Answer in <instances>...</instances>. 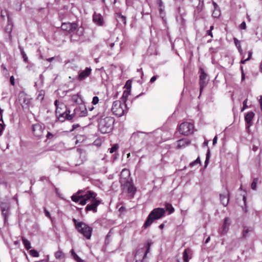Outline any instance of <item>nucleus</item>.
<instances>
[{
    "label": "nucleus",
    "instance_id": "f257e3e1",
    "mask_svg": "<svg viewBox=\"0 0 262 262\" xmlns=\"http://www.w3.org/2000/svg\"><path fill=\"white\" fill-rule=\"evenodd\" d=\"M96 196L97 194L93 191L90 190L85 191L84 190H79L71 196V199L75 203L79 202L80 205H84L91 198H94Z\"/></svg>",
    "mask_w": 262,
    "mask_h": 262
},
{
    "label": "nucleus",
    "instance_id": "f03ea898",
    "mask_svg": "<svg viewBox=\"0 0 262 262\" xmlns=\"http://www.w3.org/2000/svg\"><path fill=\"white\" fill-rule=\"evenodd\" d=\"M73 222L74 223L75 228L78 232L88 239L91 237L93 228L83 222H78L76 219H73Z\"/></svg>",
    "mask_w": 262,
    "mask_h": 262
},
{
    "label": "nucleus",
    "instance_id": "7ed1b4c3",
    "mask_svg": "<svg viewBox=\"0 0 262 262\" xmlns=\"http://www.w3.org/2000/svg\"><path fill=\"white\" fill-rule=\"evenodd\" d=\"M165 213L163 208H157L154 209L148 215L147 219L143 225V227L148 228L155 220H158L163 217Z\"/></svg>",
    "mask_w": 262,
    "mask_h": 262
},
{
    "label": "nucleus",
    "instance_id": "20e7f679",
    "mask_svg": "<svg viewBox=\"0 0 262 262\" xmlns=\"http://www.w3.org/2000/svg\"><path fill=\"white\" fill-rule=\"evenodd\" d=\"M115 122L113 117L111 116H105L104 118H101L99 121V129L102 134L110 133L112 128L113 125Z\"/></svg>",
    "mask_w": 262,
    "mask_h": 262
},
{
    "label": "nucleus",
    "instance_id": "39448f33",
    "mask_svg": "<svg viewBox=\"0 0 262 262\" xmlns=\"http://www.w3.org/2000/svg\"><path fill=\"white\" fill-rule=\"evenodd\" d=\"M120 183L124 192H126L133 196L135 194L136 191V188L133 185L132 180H123V182Z\"/></svg>",
    "mask_w": 262,
    "mask_h": 262
},
{
    "label": "nucleus",
    "instance_id": "423d86ee",
    "mask_svg": "<svg viewBox=\"0 0 262 262\" xmlns=\"http://www.w3.org/2000/svg\"><path fill=\"white\" fill-rule=\"evenodd\" d=\"M193 129V124L188 122H183L180 125L179 131L184 135H188L192 133Z\"/></svg>",
    "mask_w": 262,
    "mask_h": 262
},
{
    "label": "nucleus",
    "instance_id": "0eeeda50",
    "mask_svg": "<svg viewBox=\"0 0 262 262\" xmlns=\"http://www.w3.org/2000/svg\"><path fill=\"white\" fill-rule=\"evenodd\" d=\"M54 104L56 106V115H69L70 113V111L67 110L66 105L63 102L56 100Z\"/></svg>",
    "mask_w": 262,
    "mask_h": 262
},
{
    "label": "nucleus",
    "instance_id": "6e6552de",
    "mask_svg": "<svg viewBox=\"0 0 262 262\" xmlns=\"http://www.w3.org/2000/svg\"><path fill=\"white\" fill-rule=\"evenodd\" d=\"M124 104H121L120 102L115 101L112 107V111L114 115H124L125 112L123 110Z\"/></svg>",
    "mask_w": 262,
    "mask_h": 262
},
{
    "label": "nucleus",
    "instance_id": "1a4fd4ad",
    "mask_svg": "<svg viewBox=\"0 0 262 262\" xmlns=\"http://www.w3.org/2000/svg\"><path fill=\"white\" fill-rule=\"evenodd\" d=\"M0 208L4 217L5 222H6L10 215V205L7 202H2L0 205Z\"/></svg>",
    "mask_w": 262,
    "mask_h": 262
},
{
    "label": "nucleus",
    "instance_id": "9d476101",
    "mask_svg": "<svg viewBox=\"0 0 262 262\" xmlns=\"http://www.w3.org/2000/svg\"><path fill=\"white\" fill-rule=\"evenodd\" d=\"M44 129V126L39 123L34 124L32 126L33 133L35 136L38 138L42 136Z\"/></svg>",
    "mask_w": 262,
    "mask_h": 262
},
{
    "label": "nucleus",
    "instance_id": "9b49d317",
    "mask_svg": "<svg viewBox=\"0 0 262 262\" xmlns=\"http://www.w3.org/2000/svg\"><path fill=\"white\" fill-rule=\"evenodd\" d=\"M146 134H147V133L146 132H142L139 131L135 132L132 134L130 138V141L131 142H134L135 143L142 141L144 139V137L143 136V135Z\"/></svg>",
    "mask_w": 262,
    "mask_h": 262
},
{
    "label": "nucleus",
    "instance_id": "f8f14e48",
    "mask_svg": "<svg viewBox=\"0 0 262 262\" xmlns=\"http://www.w3.org/2000/svg\"><path fill=\"white\" fill-rule=\"evenodd\" d=\"M93 199L91 203L87 205L85 207V210L86 212L89 211H93L94 212L97 211V208L100 204V201L96 199V197L91 198Z\"/></svg>",
    "mask_w": 262,
    "mask_h": 262
},
{
    "label": "nucleus",
    "instance_id": "ddd939ff",
    "mask_svg": "<svg viewBox=\"0 0 262 262\" xmlns=\"http://www.w3.org/2000/svg\"><path fill=\"white\" fill-rule=\"evenodd\" d=\"M61 27L63 30L71 32L76 29L77 25L75 23H63Z\"/></svg>",
    "mask_w": 262,
    "mask_h": 262
},
{
    "label": "nucleus",
    "instance_id": "4468645a",
    "mask_svg": "<svg viewBox=\"0 0 262 262\" xmlns=\"http://www.w3.org/2000/svg\"><path fill=\"white\" fill-rule=\"evenodd\" d=\"M201 73L200 76V93H202L203 89L204 87L206 86L207 84V75L204 72V71L201 69Z\"/></svg>",
    "mask_w": 262,
    "mask_h": 262
},
{
    "label": "nucleus",
    "instance_id": "2eb2a0df",
    "mask_svg": "<svg viewBox=\"0 0 262 262\" xmlns=\"http://www.w3.org/2000/svg\"><path fill=\"white\" fill-rule=\"evenodd\" d=\"M87 108L84 104H80L74 108L73 115H85L87 114Z\"/></svg>",
    "mask_w": 262,
    "mask_h": 262
},
{
    "label": "nucleus",
    "instance_id": "dca6fc26",
    "mask_svg": "<svg viewBox=\"0 0 262 262\" xmlns=\"http://www.w3.org/2000/svg\"><path fill=\"white\" fill-rule=\"evenodd\" d=\"M94 23L99 26H102L104 25L103 16L100 13L95 12L93 16Z\"/></svg>",
    "mask_w": 262,
    "mask_h": 262
},
{
    "label": "nucleus",
    "instance_id": "f3484780",
    "mask_svg": "<svg viewBox=\"0 0 262 262\" xmlns=\"http://www.w3.org/2000/svg\"><path fill=\"white\" fill-rule=\"evenodd\" d=\"M91 68L86 67L83 71H81L78 75V79L79 81L83 80L89 77L91 73Z\"/></svg>",
    "mask_w": 262,
    "mask_h": 262
},
{
    "label": "nucleus",
    "instance_id": "a211bd4d",
    "mask_svg": "<svg viewBox=\"0 0 262 262\" xmlns=\"http://www.w3.org/2000/svg\"><path fill=\"white\" fill-rule=\"evenodd\" d=\"M229 192L227 189H226L225 192L220 194L221 202L224 206H227L228 205L229 200Z\"/></svg>",
    "mask_w": 262,
    "mask_h": 262
},
{
    "label": "nucleus",
    "instance_id": "6ab92c4d",
    "mask_svg": "<svg viewBox=\"0 0 262 262\" xmlns=\"http://www.w3.org/2000/svg\"><path fill=\"white\" fill-rule=\"evenodd\" d=\"M19 101L23 107L29 105L31 103V99L27 97L24 93H21L19 96Z\"/></svg>",
    "mask_w": 262,
    "mask_h": 262
},
{
    "label": "nucleus",
    "instance_id": "aec40b11",
    "mask_svg": "<svg viewBox=\"0 0 262 262\" xmlns=\"http://www.w3.org/2000/svg\"><path fill=\"white\" fill-rule=\"evenodd\" d=\"M231 222L229 217H225L224 219V223L222 226V229L221 231V234L224 235L226 234L229 229V227L230 225Z\"/></svg>",
    "mask_w": 262,
    "mask_h": 262
},
{
    "label": "nucleus",
    "instance_id": "412c9836",
    "mask_svg": "<svg viewBox=\"0 0 262 262\" xmlns=\"http://www.w3.org/2000/svg\"><path fill=\"white\" fill-rule=\"evenodd\" d=\"M128 180H132L130 178V172L128 169L124 168L121 172L120 182Z\"/></svg>",
    "mask_w": 262,
    "mask_h": 262
},
{
    "label": "nucleus",
    "instance_id": "4be33fe9",
    "mask_svg": "<svg viewBox=\"0 0 262 262\" xmlns=\"http://www.w3.org/2000/svg\"><path fill=\"white\" fill-rule=\"evenodd\" d=\"M190 143L189 140L185 139H182L177 141V149H181L185 147L187 145Z\"/></svg>",
    "mask_w": 262,
    "mask_h": 262
},
{
    "label": "nucleus",
    "instance_id": "5701e85b",
    "mask_svg": "<svg viewBox=\"0 0 262 262\" xmlns=\"http://www.w3.org/2000/svg\"><path fill=\"white\" fill-rule=\"evenodd\" d=\"M212 5L214 8V10L212 12V16L214 18H219L221 15V11L220 8L219 7L217 4L214 2H212Z\"/></svg>",
    "mask_w": 262,
    "mask_h": 262
},
{
    "label": "nucleus",
    "instance_id": "b1692460",
    "mask_svg": "<svg viewBox=\"0 0 262 262\" xmlns=\"http://www.w3.org/2000/svg\"><path fill=\"white\" fill-rule=\"evenodd\" d=\"M254 116H245V119L246 122V128H249L252 125V120Z\"/></svg>",
    "mask_w": 262,
    "mask_h": 262
},
{
    "label": "nucleus",
    "instance_id": "393cba45",
    "mask_svg": "<svg viewBox=\"0 0 262 262\" xmlns=\"http://www.w3.org/2000/svg\"><path fill=\"white\" fill-rule=\"evenodd\" d=\"M74 116H58L56 118V121H59L60 122H63L65 119L68 120H71Z\"/></svg>",
    "mask_w": 262,
    "mask_h": 262
},
{
    "label": "nucleus",
    "instance_id": "a878e982",
    "mask_svg": "<svg viewBox=\"0 0 262 262\" xmlns=\"http://www.w3.org/2000/svg\"><path fill=\"white\" fill-rule=\"evenodd\" d=\"M252 231L253 229L252 228L249 229L247 227H244L243 230V237H247L248 236V233L249 232H252Z\"/></svg>",
    "mask_w": 262,
    "mask_h": 262
},
{
    "label": "nucleus",
    "instance_id": "bb28decb",
    "mask_svg": "<svg viewBox=\"0 0 262 262\" xmlns=\"http://www.w3.org/2000/svg\"><path fill=\"white\" fill-rule=\"evenodd\" d=\"M71 255L73 256V258L77 262H83V260H82L75 252L74 249H72L71 251Z\"/></svg>",
    "mask_w": 262,
    "mask_h": 262
},
{
    "label": "nucleus",
    "instance_id": "cd10ccee",
    "mask_svg": "<svg viewBox=\"0 0 262 262\" xmlns=\"http://www.w3.org/2000/svg\"><path fill=\"white\" fill-rule=\"evenodd\" d=\"M22 241H23V244H24V246L25 247L26 249H27V250L31 249V246L30 242L28 240L25 238L24 237H23Z\"/></svg>",
    "mask_w": 262,
    "mask_h": 262
},
{
    "label": "nucleus",
    "instance_id": "c85d7f7f",
    "mask_svg": "<svg viewBox=\"0 0 262 262\" xmlns=\"http://www.w3.org/2000/svg\"><path fill=\"white\" fill-rule=\"evenodd\" d=\"M54 256L56 259H59L64 257V254L63 253L62 251L59 250L55 253Z\"/></svg>",
    "mask_w": 262,
    "mask_h": 262
},
{
    "label": "nucleus",
    "instance_id": "c756f323",
    "mask_svg": "<svg viewBox=\"0 0 262 262\" xmlns=\"http://www.w3.org/2000/svg\"><path fill=\"white\" fill-rule=\"evenodd\" d=\"M130 90H125L123 92L122 99L124 102H125L127 99V97L130 95Z\"/></svg>",
    "mask_w": 262,
    "mask_h": 262
},
{
    "label": "nucleus",
    "instance_id": "7c9ffc66",
    "mask_svg": "<svg viewBox=\"0 0 262 262\" xmlns=\"http://www.w3.org/2000/svg\"><path fill=\"white\" fill-rule=\"evenodd\" d=\"M165 208H166V210L169 211V214H171V213H173L174 211V208L169 203L165 204Z\"/></svg>",
    "mask_w": 262,
    "mask_h": 262
},
{
    "label": "nucleus",
    "instance_id": "2f4dec72",
    "mask_svg": "<svg viewBox=\"0 0 262 262\" xmlns=\"http://www.w3.org/2000/svg\"><path fill=\"white\" fill-rule=\"evenodd\" d=\"M19 49L20 51V53H21L22 57L23 58L24 61L26 62H27L28 61V57H27L26 54L25 53V52L24 50V49L22 47H20Z\"/></svg>",
    "mask_w": 262,
    "mask_h": 262
},
{
    "label": "nucleus",
    "instance_id": "473e14b6",
    "mask_svg": "<svg viewBox=\"0 0 262 262\" xmlns=\"http://www.w3.org/2000/svg\"><path fill=\"white\" fill-rule=\"evenodd\" d=\"M112 236L111 233V230L109 231V232L107 233V234L106 236L105 239V244L106 245H107L110 244L111 242V237Z\"/></svg>",
    "mask_w": 262,
    "mask_h": 262
},
{
    "label": "nucleus",
    "instance_id": "72a5a7b5",
    "mask_svg": "<svg viewBox=\"0 0 262 262\" xmlns=\"http://www.w3.org/2000/svg\"><path fill=\"white\" fill-rule=\"evenodd\" d=\"M210 156V149H209V148H208L207 152L206 154V160L205 161V167H206L208 164Z\"/></svg>",
    "mask_w": 262,
    "mask_h": 262
},
{
    "label": "nucleus",
    "instance_id": "f704fd0d",
    "mask_svg": "<svg viewBox=\"0 0 262 262\" xmlns=\"http://www.w3.org/2000/svg\"><path fill=\"white\" fill-rule=\"evenodd\" d=\"M190 251L189 249H186L183 252V259L186 262H187L188 261V253Z\"/></svg>",
    "mask_w": 262,
    "mask_h": 262
},
{
    "label": "nucleus",
    "instance_id": "c9c22d12",
    "mask_svg": "<svg viewBox=\"0 0 262 262\" xmlns=\"http://www.w3.org/2000/svg\"><path fill=\"white\" fill-rule=\"evenodd\" d=\"M29 253L32 256L35 257H37L39 255L38 252L34 249H32L30 250Z\"/></svg>",
    "mask_w": 262,
    "mask_h": 262
},
{
    "label": "nucleus",
    "instance_id": "e433bc0d",
    "mask_svg": "<svg viewBox=\"0 0 262 262\" xmlns=\"http://www.w3.org/2000/svg\"><path fill=\"white\" fill-rule=\"evenodd\" d=\"M119 148V145L118 144H115L113 145V146L111 148H109L110 152V153H113L115 152Z\"/></svg>",
    "mask_w": 262,
    "mask_h": 262
},
{
    "label": "nucleus",
    "instance_id": "4c0bfd02",
    "mask_svg": "<svg viewBox=\"0 0 262 262\" xmlns=\"http://www.w3.org/2000/svg\"><path fill=\"white\" fill-rule=\"evenodd\" d=\"M201 164V160H200V157H198V158L194 161L191 162L190 164H189V166L192 167L193 166H194L195 165H196V164Z\"/></svg>",
    "mask_w": 262,
    "mask_h": 262
},
{
    "label": "nucleus",
    "instance_id": "58836bf2",
    "mask_svg": "<svg viewBox=\"0 0 262 262\" xmlns=\"http://www.w3.org/2000/svg\"><path fill=\"white\" fill-rule=\"evenodd\" d=\"M257 181H258V178H254L253 179V181L251 184V188L253 190H255L256 189Z\"/></svg>",
    "mask_w": 262,
    "mask_h": 262
},
{
    "label": "nucleus",
    "instance_id": "ea45409f",
    "mask_svg": "<svg viewBox=\"0 0 262 262\" xmlns=\"http://www.w3.org/2000/svg\"><path fill=\"white\" fill-rule=\"evenodd\" d=\"M117 17L120 19L124 24H126V17L120 13H117Z\"/></svg>",
    "mask_w": 262,
    "mask_h": 262
},
{
    "label": "nucleus",
    "instance_id": "a19ab883",
    "mask_svg": "<svg viewBox=\"0 0 262 262\" xmlns=\"http://www.w3.org/2000/svg\"><path fill=\"white\" fill-rule=\"evenodd\" d=\"M199 3L197 6V9H200V10L201 11L204 7V0H199Z\"/></svg>",
    "mask_w": 262,
    "mask_h": 262
},
{
    "label": "nucleus",
    "instance_id": "79ce46f5",
    "mask_svg": "<svg viewBox=\"0 0 262 262\" xmlns=\"http://www.w3.org/2000/svg\"><path fill=\"white\" fill-rule=\"evenodd\" d=\"M45 93L43 91H40L37 97V99L42 101L44 98Z\"/></svg>",
    "mask_w": 262,
    "mask_h": 262
},
{
    "label": "nucleus",
    "instance_id": "37998d69",
    "mask_svg": "<svg viewBox=\"0 0 262 262\" xmlns=\"http://www.w3.org/2000/svg\"><path fill=\"white\" fill-rule=\"evenodd\" d=\"M233 40L236 48H240V47H241L240 41L236 38L235 37L233 38Z\"/></svg>",
    "mask_w": 262,
    "mask_h": 262
},
{
    "label": "nucleus",
    "instance_id": "c03bdc74",
    "mask_svg": "<svg viewBox=\"0 0 262 262\" xmlns=\"http://www.w3.org/2000/svg\"><path fill=\"white\" fill-rule=\"evenodd\" d=\"M126 88V90H130L131 89V81L130 80H127L126 82V84L125 86Z\"/></svg>",
    "mask_w": 262,
    "mask_h": 262
},
{
    "label": "nucleus",
    "instance_id": "a18cd8bd",
    "mask_svg": "<svg viewBox=\"0 0 262 262\" xmlns=\"http://www.w3.org/2000/svg\"><path fill=\"white\" fill-rule=\"evenodd\" d=\"M247 101H248V99H246L244 101V102H243V107L241 109V111L242 112H243L245 109H246L248 107L247 105Z\"/></svg>",
    "mask_w": 262,
    "mask_h": 262
},
{
    "label": "nucleus",
    "instance_id": "49530a36",
    "mask_svg": "<svg viewBox=\"0 0 262 262\" xmlns=\"http://www.w3.org/2000/svg\"><path fill=\"white\" fill-rule=\"evenodd\" d=\"M0 135H1L4 129V124L3 121H0Z\"/></svg>",
    "mask_w": 262,
    "mask_h": 262
},
{
    "label": "nucleus",
    "instance_id": "de8ad7c7",
    "mask_svg": "<svg viewBox=\"0 0 262 262\" xmlns=\"http://www.w3.org/2000/svg\"><path fill=\"white\" fill-rule=\"evenodd\" d=\"M99 98L97 96H94L93 98L92 103L93 104H96L99 102Z\"/></svg>",
    "mask_w": 262,
    "mask_h": 262
},
{
    "label": "nucleus",
    "instance_id": "09e8293b",
    "mask_svg": "<svg viewBox=\"0 0 262 262\" xmlns=\"http://www.w3.org/2000/svg\"><path fill=\"white\" fill-rule=\"evenodd\" d=\"M159 10H160V13L161 16L162 17H164V16H165L164 7H160Z\"/></svg>",
    "mask_w": 262,
    "mask_h": 262
},
{
    "label": "nucleus",
    "instance_id": "8fccbe9b",
    "mask_svg": "<svg viewBox=\"0 0 262 262\" xmlns=\"http://www.w3.org/2000/svg\"><path fill=\"white\" fill-rule=\"evenodd\" d=\"M239 28L242 30H245L246 28V24L245 21L242 22L239 25Z\"/></svg>",
    "mask_w": 262,
    "mask_h": 262
},
{
    "label": "nucleus",
    "instance_id": "3c124183",
    "mask_svg": "<svg viewBox=\"0 0 262 262\" xmlns=\"http://www.w3.org/2000/svg\"><path fill=\"white\" fill-rule=\"evenodd\" d=\"M77 32L79 36H81L83 34V29L82 28H79L77 29Z\"/></svg>",
    "mask_w": 262,
    "mask_h": 262
},
{
    "label": "nucleus",
    "instance_id": "603ef678",
    "mask_svg": "<svg viewBox=\"0 0 262 262\" xmlns=\"http://www.w3.org/2000/svg\"><path fill=\"white\" fill-rule=\"evenodd\" d=\"M157 4L158 5L159 8L164 7L162 0H157Z\"/></svg>",
    "mask_w": 262,
    "mask_h": 262
},
{
    "label": "nucleus",
    "instance_id": "864d4df0",
    "mask_svg": "<svg viewBox=\"0 0 262 262\" xmlns=\"http://www.w3.org/2000/svg\"><path fill=\"white\" fill-rule=\"evenodd\" d=\"M54 135L51 134L50 132H48L47 135V138L48 139H51L53 137Z\"/></svg>",
    "mask_w": 262,
    "mask_h": 262
},
{
    "label": "nucleus",
    "instance_id": "5fc2aeb1",
    "mask_svg": "<svg viewBox=\"0 0 262 262\" xmlns=\"http://www.w3.org/2000/svg\"><path fill=\"white\" fill-rule=\"evenodd\" d=\"M45 213L46 216L51 218L50 212L46 209V208H45Z\"/></svg>",
    "mask_w": 262,
    "mask_h": 262
},
{
    "label": "nucleus",
    "instance_id": "6e6d98bb",
    "mask_svg": "<svg viewBox=\"0 0 262 262\" xmlns=\"http://www.w3.org/2000/svg\"><path fill=\"white\" fill-rule=\"evenodd\" d=\"M241 71H242V81H244L245 79V76L243 68V67H241Z\"/></svg>",
    "mask_w": 262,
    "mask_h": 262
},
{
    "label": "nucleus",
    "instance_id": "4d7b16f0",
    "mask_svg": "<svg viewBox=\"0 0 262 262\" xmlns=\"http://www.w3.org/2000/svg\"><path fill=\"white\" fill-rule=\"evenodd\" d=\"M258 102L260 104V109L262 111V95L259 96Z\"/></svg>",
    "mask_w": 262,
    "mask_h": 262
},
{
    "label": "nucleus",
    "instance_id": "13d9d810",
    "mask_svg": "<svg viewBox=\"0 0 262 262\" xmlns=\"http://www.w3.org/2000/svg\"><path fill=\"white\" fill-rule=\"evenodd\" d=\"M10 80L11 84L12 85H14L15 84V82H14V78L13 76H11L10 77Z\"/></svg>",
    "mask_w": 262,
    "mask_h": 262
},
{
    "label": "nucleus",
    "instance_id": "bf43d9fd",
    "mask_svg": "<svg viewBox=\"0 0 262 262\" xmlns=\"http://www.w3.org/2000/svg\"><path fill=\"white\" fill-rule=\"evenodd\" d=\"M157 78V76H152V77L150 78V82L151 83H153L154 82H155V81L156 80Z\"/></svg>",
    "mask_w": 262,
    "mask_h": 262
},
{
    "label": "nucleus",
    "instance_id": "052dcab7",
    "mask_svg": "<svg viewBox=\"0 0 262 262\" xmlns=\"http://www.w3.org/2000/svg\"><path fill=\"white\" fill-rule=\"evenodd\" d=\"M252 55V51H249L248 52V57L247 59H246V60H249L251 58Z\"/></svg>",
    "mask_w": 262,
    "mask_h": 262
},
{
    "label": "nucleus",
    "instance_id": "680f3d73",
    "mask_svg": "<svg viewBox=\"0 0 262 262\" xmlns=\"http://www.w3.org/2000/svg\"><path fill=\"white\" fill-rule=\"evenodd\" d=\"M78 127H79V125L78 124H73L72 125V128L71 130V132L73 131L75 129H76V128H77Z\"/></svg>",
    "mask_w": 262,
    "mask_h": 262
},
{
    "label": "nucleus",
    "instance_id": "e2e57ef3",
    "mask_svg": "<svg viewBox=\"0 0 262 262\" xmlns=\"http://www.w3.org/2000/svg\"><path fill=\"white\" fill-rule=\"evenodd\" d=\"M94 144L97 146H100L101 145V143H100L99 140H96L94 142Z\"/></svg>",
    "mask_w": 262,
    "mask_h": 262
},
{
    "label": "nucleus",
    "instance_id": "0e129e2a",
    "mask_svg": "<svg viewBox=\"0 0 262 262\" xmlns=\"http://www.w3.org/2000/svg\"><path fill=\"white\" fill-rule=\"evenodd\" d=\"M36 262H49V257H48L46 258H45L39 261H37Z\"/></svg>",
    "mask_w": 262,
    "mask_h": 262
},
{
    "label": "nucleus",
    "instance_id": "69168bd1",
    "mask_svg": "<svg viewBox=\"0 0 262 262\" xmlns=\"http://www.w3.org/2000/svg\"><path fill=\"white\" fill-rule=\"evenodd\" d=\"M217 137L215 136L213 139V145H215L217 142Z\"/></svg>",
    "mask_w": 262,
    "mask_h": 262
},
{
    "label": "nucleus",
    "instance_id": "338daca9",
    "mask_svg": "<svg viewBox=\"0 0 262 262\" xmlns=\"http://www.w3.org/2000/svg\"><path fill=\"white\" fill-rule=\"evenodd\" d=\"M137 71L139 73H141V77L143 76V72L142 71V69L141 68V69H139L137 70Z\"/></svg>",
    "mask_w": 262,
    "mask_h": 262
},
{
    "label": "nucleus",
    "instance_id": "774afa93",
    "mask_svg": "<svg viewBox=\"0 0 262 262\" xmlns=\"http://www.w3.org/2000/svg\"><path fill=\"white\" fill-rule=\"evenodd\" d=\"M207 34L208 35L210 36L211 37H212V36H213V35H212V32H211V30H208V31H207Z\"/></svg>",
    "mask_w": 262,
    "mask_h": 262
}]
</instances>
